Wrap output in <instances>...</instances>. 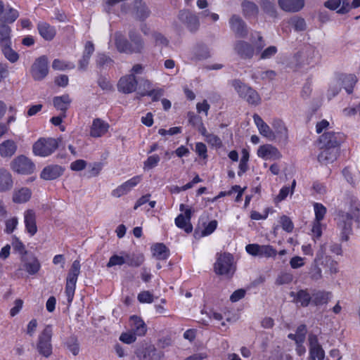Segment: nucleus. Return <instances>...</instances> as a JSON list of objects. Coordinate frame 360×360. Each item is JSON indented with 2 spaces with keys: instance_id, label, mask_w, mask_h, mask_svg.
<instances>
[{
  "instance_id": "nucleus-40",
  "label": "nucleus",
  "mask_w": 360,
  "mask_h": 360,
  "mask_svg": "<svg viewBox=\"0 0 360 360\" xmlns=\"http://www.w3.org/2000/svg\"><path fill=\"white\" fill-rule=\"evenodd\" d=\"M65 345L67 349L74 355L77 356L79 352V343L75 335H71L67 338Z\"/></svg>"
},
{
  "instance_id": "nucleus-59",
  "label": "nucleus",
  "mask_w": 360,
  "mask_h": 360,
  "mask_svg": "<svg viewBox=\"0 0 360 360\" xmlns=\"http://www.w3.org/2000/svg\"><path fill=\"white\" fill-rule=\"evenodd\" d=\"M338 79H341V86H351L355 85L356 82V78L354 75H343Z\"/></svg>"
},
{
  "instance_id": "nucleus-41",
  "label": "nucleus",
  "mask_w": 360,
  "mask_h": 360,
  "mask_svg": "<svg viewBox=\"0 0 360 360\" xmlns=\"http://www.w3.org/2000/svg\"><path fill=\"white\" fill-rule=\"evenodd\" d=\"M11 28L4 22H0V46L11 42Z\"/></svg>"
},
{
  "instance_id": "nucleus-33",
  "label": "nucleus",
  "mask_w": 360,
  "mask_h": 360,
  "mask_svg": "<svg viewBox=\"0 0 360 360\" xmlns=\"http://www.w3.org/2000/svg\"><path fill=\"white\" fill-rule=\"evenodd\" d=\"M125 264L129 266L139 267L145 260L144 256L142 254H130L124 252Z\"/></svg>"
},
{
  "instance_id": "nucleus-1",
  "label": "nucleus",
  "mask_w": 360,
  "mask_h": 360,
  "mask_svg": "<svg viewBox=\"0 0 360 360\" xmlns=\"http://www.w3.org/2000/svg\"><path fill=\"white\" fill-rule=\"evenodd\" d=\"M128 36L129 41L121 33H115V44L118 51L127 54L142 53L145 43L141 36L133 30L129 32Z\"/></svg>"
},
{
  "instance_id": "nucleus-5",
  "label": "nucleus",
  "mask_w": 360,
  "mask_h": 360,
  "mask_svg": "<svg viewBox=\"0 0 360 360\" xmlns=\"http://www.w3.org/2000/svg\"><path fill=\"white\" fill-rule=\"evenodd\" d=\"M233 256L229 253H224L218 255L214 264V271L219 275L231 276L235 271L233 264Z\"/></svg>"
},
{
  "instance_id": "nucleus-43",
  "label": "nucleus",
  "mask_w": 360,
  "mask_h": 360,
  "mask_svg": "<svg viewBox=\"0 0 360 360\" xmlns=\"http://www.w3.org/2000/svg\"><path fill=\"white\" fill-rule=\"evenodd\" d=\"M272 126L275 129L276 132L279 135V136L282 139L287 140L288 130L282 120L278 119L274 120L273 121Z\"/></svg>"
},
{
  "instance_id": "nucleus-48",
  "label": "nucleus",
  "mask_w": 360,
  "mask_h": 360,
  "mask_svg": "<svg viewBox=\"0 0 360 360\" xmlns=\"http://www.w3.org/2000/svg\"><path fill=\"white\" fill-rule=\"evenodd\" d=\"M124 264H125L124 252H122L121 255H113L111 256L107 264V266L110 268L116 265L121 266Z\"/></svg>"
},
{
  "instance_id": "nucleus-62",
  "label": "nucleus",
  "mask_w": 360,
  "mask_h": 360,
  "mask_svg": "<svg viewBox=\"0 0 360 360\" xmlns=\"http://www.w3.org/2000/svg\"><path fill=\"white\" fill-rule=\"evenodd\" d=\"M138 300L142 303H151L153 302V296L148 291H143L139 294Z\"/></svg>"
},
{
  "instance_id": "nucleus-34",
  "label": "nucleus",
  "mask_w": 360,
  "mask_h": 360,
  "mask_svg": "<svg viewBox=\"0 0 360 360\" xmlns=\"http://www.w3.org/2000/svg\"><path fill=\"white\" fill-rule=\"evenodd\" d=\"M131 321L133 333L138 336L144 335L146 332V326L143 321L136 316H133L131 317Z\"/></svg>"
},
{
  "instance_id": "nucleus-17",
  "label": "nucleus",
  "mask_w": 360,
  "mask_h": 360,
  "mask_svg": "<svg viewBox=\"0 0 360 360\" xmlns=\"http://www.w3.org/2000/svg\"><path fill=\"white\" fill-rule=\"evenodd\" d=\"M278 4L281 9L288 13H297L300 11L305 5L304 0H278Z\"/></svg>"
},
{
  "instance_id": "nucleus-57",
  "label": "nucleus",
  "mask_w": 360,
  "mask_h": 360,
  "mask_svg": "<svg viewBox=\"0 0 360 360\" xmlns=\"http://www.w3.org/2000/svg\"><path fill=\"white\" fill-rule=\"evenodd\" d=\"M97 65L99 67H110L112 65V60L105 54H99L96 60Z\"/></svg>"
},
{
  "instance_id": "nucleus-56",
  "label": "nucleus",
  "mask_w": 360,
  "mask_h": 360,
  "mask_svg": "<svg viewBox=\"0 0 360 360\" xmlns=\"http://www.w3.org/2000/svg\"><path fill=\"white\" fill-rule=\"evenodd\" d=\"M309 356L314 357L318 360H323L325 357V352L322 346H319L313 348H309Z\"/></svg>"
},
{
  "instance_id": "nucleus-29",
  "label": "nucleus",
  "mask_w": 360,
  "mask_h": 360,
  "mask_svg": "<svg viewBox=\"0 0 360 360\" xmlns=\"http://www.w3.org/2000/svg\"><path fill=\"white\" fill-rule=\"evenodd\" d=\"M242 13L246 18H256L259 13V8L252 1L245 0L241 4Z\"/></svg>"
},
{
  "instance_id": "nucleus-38",
  "label": "nucleus",
  "mask_w": 360,
  "mask_h": 360,
  "mask_svg": "<svg viewBox=\"0 0 360 360\" xmlns=\"http://www.w3.org/2000/svg\"><path fill=\"white\" fill-rule=\"evenodd\" d=\"M330 293L325 291H316L311 295V302L315 305H321L326 304L329 300Z\"/></svg>"
},
{
  "instance_id": "nucleus-13",
  "label": "nucleus",
  "mask_w": 360,
  "mask_h": 360,
  "mask_svg": "<svg viewBox=\"0 0 360 360\" xmlns=\"http://www.w3.org/2000/svg\"><path fill=\"white\" fill-rule=\"evenodd\" d=\"M138 86V80L135 75L129 74L122 77L117 83V89L125 94L134 92Z\"/></svg>"
},
{
  "instance_id": "nucleus-37",
  "label": "nucleus",
  "mask_w": 360,
  "mask_h": 360,
  "mask_svg": "<svg viewBox=\"0 0 360 360\" xmlns=\"http://www.w3.org/2000/svg\"><path fill=\"white\" fill-rule=\"evenodd\" d=\"M138 84L139 91L137 93V99H139L140 97L147 96L146 93H149L150 91L153 89L151 82L146 78H140L138 81Z\"/></svg>"
},
{
  "instance_id": "nucleus-32",
  "label": "nucleus",
  "mask_w": 360,
  "mask_h": 360,
  "mask_svg": "<svg viewBox=\"0 0 360 360\" xmlns=\"http://www.w3.org/2000/svg\"><path fill=\"white\" fill-rule=\"evenodd\" d=\"M163 356V352L158 351L154 346L150 345L144 349L141 360H162Z\"/></svg>"
},
{
  "instance_id": "nucleus-16",
  "label": "nucleus",
  "mask_w": 360,
  "mask_h": 360,
  "mask_svg": "<svg viewBox=\"0 0 360 360\" xmlns=\"http://www.w3.org/2000/svg\"><path fill=\"white\" fill-rule=\"evenodd\" d=\"M234 50L243 59L252 58L255 53V48L250 43L239 40L234 44Z\"/></svg>"
},
{
  "instance_id": "nucleus-10",
  "label": "nucleus",
  "mask_w": 360,
  "mask_h": 360,
  "mask_svg": "<svg viewBox=\"0 0 360 360\" xmlns=\"http://www.w3.org/2000/svg\"><path fill=\"white\" fill-rule=\"evenodd\" d=\"M231 31L237 38H246L249 29L245 21L238 14H233L229 20Z\"/></svg>"
},
{
  "instance_id": "nucleus-64",
  "label": "nucleus",
  "mask_w": 360,
  "mask_h": 360,
  "mask_svg": "<svg viewBox=\"0 0 360 360\" xmlns=\"http://www.w3.org/2000/svg\"><path fill=\"white\" fill-rule=\"evenodd\" d=\"M205 140L207 143H209L213 146L219 147L221 145V141L220 139L217 136L212 134H208L205 136Z\"/></svg>"
},
{
  "instance_id": "nucleus-21",
  "label": "nucleus",
  "mask_w": 360,
  "mask_h": 360,
  "mask_svg": "<svg viewBox=\"0 0 360 360\" xmlns=\"http://www.w3.org/2000/svg\"><path fill=\"white\" fill-rule=\"evenodd\" d=\"M64 169L57 165H51L44 167L41 172L40 176L44 180H53L60 176Z\"/></svg>"
},
{
  "instance_id": "nucleus-12",
  "label": "nucleus",
  "mask_w": 360,
  "mask_h": 360,
  "mask_svg": "<svg viewBox=\"0 0 360 360\" xmlns=\"http://www.w3.org/2000/svg\"><path fill=\"white\" fill-rule=\"evenodd\" d=\"M178 18L191 32H196L200 27L198 17L188 10L180 11L178 14Z\"/></svg>"
},
{
  "instance_id": "nucleus-18",
  "label": "nucleus",
  "mask_w": 360,
  "mask_h": 360,
  "mask_svg": "<svg viewBox=\"0 0 360 360\" xmlns=\"http://www.w3.org/2000/svg\"><path fill=\"white\" fill-rule=\"evenodd\" d=\"M321 152L318 156L319 161L322 164H329L334 162L338 157L339 148L322 147Z\"/></svg>"
},
{
  "instance_id": "nucleus-36",
  "label": "nucleus",
  "mask_w": 360,
  "mask_h": 360,
  "mask_svg": "<svg viewBox=\"0 0 360 360\" xmlns=\"http://www.w3.org/2000/svg\"><path fill=\"white\" fill-rule=\"evenodd\" d=\"M210 56L208 49L204 45H198L193 49V60H201L207 59Z\"/></svg>"
},
{
  "instance_id": "nucleus-52",
  "label": "nucleus",
  "mask_w": 360,
  "mask_h": 360,
  "mask_svg": "<svg viewBox=\"0 0 360 360\" xmlns=\"http://www.w3.org/2000/svg\"><path fill=\"white\" fill-rule=\"evenodd\" d=\"M293 276L290 273L283 272L277 277L275 283L278 285L288 284L292 282Z\"/></svg>"
},
{
  "instance_id": "nucleus-20",
  "label": "nucleus",
  "mask_w": 360,
  "mask_h": 360,
  "mask_svg": "<svg viewBox=\"0 0 360 360\" xmlns=\"http://www.w3.org/2000/svg\"><path fill=\"white\" fill-rule=\"evenodd\" d=\"M257 155L264 159L278 160L281 157L278 150L270 144L259 146L257 150Z\"/></svg>"
},
{
  "instance_id": "nucleus-9",
  "label": "nucleus",
  "mask_w": 360,
  "mask_h": 360,
  "mask_svg": "<svg viewBox=\"0 0 360 360\" xmlns=\"http://www.w3.org/2000/svg\"><path fill=\"white\" fill-rule=\"evenodd\" d=\"M11 168L18 174H30L34 172L35 165L30 159L21 155L11 161Z\"/></svg>"
},
{
  "instance_id": "nucleus-61",
  "label": "nucleus",
  "mask_w": 360,
  "mask_h": 360,
  "mask_svg": "<svg viewBox=\"0 0 360 360\" xmlns=\"http://www.w3.org/2000/svg\"><path fill=\"white\" fill-rule=\"evenodd\" d=\"M75 285L76 283H70L68 281L66 282L65 293L68 297V302L69 303H70L72 301L75 290Z\"/></svg>"
},
{
  "instance_id": "nucleus-28",
  "label": "nucleus",
  "mask_w": 360,
  "mask_h": 360,
  "mask_svg": "<svg viewBox=\"0 0 360 360\" xmlns=\"http://www.w3.org/2000/svg\"><path fill=\"white\" fill-rule=\"evenodd\" d=\"M72 100L69 95L65 94L61 96H56L53 98V105L57 109L60 110L63 117H66L65 112L68 109Z\"/></svg>"
},
{
  "instance_id": "nucleus-55",
  "label": "nucleus",
  "mask_w": 360,
  "mask_h": 360,
  "mask_svg": "<svg viewBox=\"0 0 360 360\" xmlns=\"http://www.w3.org/2000/svg\"><path fill=\"white\" fill-rule=\"evenodd\" d=\"M160 158L158 155H153L149 156L148 159L144 162V169H150L156 167L160 162Z\"/></svg>"
},
{
  "instance_id": "nucleus-23",
  "label": "nucleus",
  "mask_w": 360,
  "mask_h": 360,
  "mask_svg": "<svg viewBox=\"0 0 360 360\" xmlns=\"http://www.w3.org/2000/svg\"><path fill=\"white\" fill-rule=\"evenodd\" d=\"M191 218V209H187L185 210V215L183 214H180L175 219L176 225L180 228L184 229L186 233H189L193 230V226L190 222Z\"/></svg>"
},
{
  "instance_id": "nucleus-49",
  "label": "nucleus",
  "mask_w": 360,
  "mask_h": 360,
  "mask_svg": "<svg viewBox=\"0 0 360 360\" xmlns=\"http://www.w3.org/2000/svg\"><path fill=\"white\" fill-rule=\"evenodd\" d=\"M19 14L18 11L10 8L8 13H6L2 17L1 20L4 23H13L18 17Z\"/></svg>"
},
{
  "instance_id": "nucleus-27",
  "label": "nucleus",
  "mask_w": 360,
  "mask_h": 360,
  "mask_svg": "<svg viewBox=\"0 0 360 360\" xmlns=\"http://www.w3.org/2000/svg\"><path fill=\"white\" fill-rule=\"evenodd\" d=\"M24 222L27 231L30 236H34L37 231L36 214L34 210H27L24 213Z\"/></svg>"
},
{
  "instance_id": "nucleus-39",
  "label": "nucleus",
  "mask_w": 360,
  "mask_h": 360,
  "mask_svg": "<svg viewBox=\"0 0 360 360\" xmlns=\"http://www.w3.org/2000/svg\"><path fill=\"white\" fill-rule=\"evenodd\" d=\"M11 41L7 44L1 46L4 56L11 63H15L19 58L18 53L11 47Z\"/></svg>"
},
{
  "instance_id": "nucleus-3",
  "label": "nucleus",
  "mask_w": 360,
  "mask_h": 360,
  "mask_svg": "<svg viewBox=\"0 0 360 360\" xmlns=\"http://www.w3.org/2000/svg\"><path fill=\"white\" fill-rule=\"evenodd\" d=\"M232 86L238 93V96L246 101L249 104L252 105H258L260 104V96L252 87L244 84L239 79L233 80Z\"/></svg>"
},
{
  "instance_id": "nucleus-42",
  "label": "nucleus",
  "mask_w": 360,
  "mask_h": 360,
  "mask_svg": "<svg viewBox=\"0 0 360 360\" xmlns=\"http://www.w3.org/2000/svg\"><path fill=\"white\" fill-rule=\"evenodd\" d=\"M153 255L158 259H166L169 256V250L163 243H157L153 247Z\"/></svg>"
},
{
  "instance_id": "nucleus-26",
  "label": "nucleus",
  "mask_w": 360,
  "mask_h": 360,
  "mask_svg": "<svg viewBox=\"0 0 360 360\" xmlns=\"http://www.w3.org/2000/svg\"><path fill=\"white\" fill-rule=\"evenodd\" d=\"M17 143L12 139L4 141L0 143V156L3 158H10L16 152Z\"/></svg>"
},
{
  "instance_id": "nucleus-54",
  "label": "nucleus",
  "mask_w": 360,
  "mask_h": 360,
  "mask_svg": "<svg viewBox=\"0 0 360 360\" xmlns=\"http://www.w3.org/2000/svg\"><path fill=\"white\" fill-rule=\"evenodd\" d=\"M314 212L316 221L320 222L324 218L326 213V208L322 204L316 202L314 204Z\"/></svg>"
},
{
  "instance_id": "nucleus-31",
  "label": "nucleus",
  "mask_w": 360,
  "mask_h": 360,
  "mask_svg": "<svg viewBox=\"0 0 360 360\" xmlns=\"http://www.w3.org/2000/svg\"><path fill=\"white\" fill-rule=\"evenodd\" d=\"M13 186V180L9 172L0 169V191H6Z\"/></svg>"
},
{
  "instance_id": "nucleus-30",
  "label": "nucleus",
  "mask_w": 360,
  "mask_h": 360,
  "mask_svg": "<svg viewBox=\"0 0 360 360\" xmlns=\"http://www.w3.org/2000/svg\"><path fill=\"white\" fill-rule=\"evenodd\" d=\"M135 15L140 20H144L150 15V11L142 0H135L134 4Z\"/></svg>"
},
{
  "instance_id": "nucleus-8",
  "label": "nucleus",
  "mask_w": 360,
  "mask_h": 360,
  "mask_svg": "<svg viewBox=\"0 0 360 360\" xmlns=\"http://www.w3.org/2000/svg\"><path fill=\"white\" fill-rule=\"evenodd\" d=\"M30 73L35 81L44 79L49 73V60L47 56H41L36 58L31 66Z\"/></svg>"
},
{
  "instance_id": "nucleus-47",
  "label": "nucleus",
  "mask_w": 360,
  "mask_h": 360,
  "mask_svg": "<svg viewBox=\"0 0 360 360\" xmlns=\"http://www.w3.org/2000/svg\"><path fill=\"white\" fill-rule=\"evenodd\" d=\"M341 89V79H335L330 85L328 90L327 96L330 100L337 96Z\"/></svg>"
},
{
  "instance_id": "nucleus-2",
  "label": "nucleus",
  "mask_w": 360,
  "mask_h": 360,
  "mask_svg": "<svg viewBox=\"0 0 360 360\" xmlns=\"http://www.w3.org/2000/svg\"><path fill=\"white\" fill-rule=\"evenodd\" d=\"M359 212L357 207H352L348 211L339 210L337 217V225L340 231L342 241H347L352 234V221L359 224Z\"/></svg>"
},
{
  "instance_id": "nucleus-11",
  "label": "nucleus",
  "mask_w": 360,
  "mask_h": 360,
  "mask_svg": "<svg viewBox=\"0 0 360 360\" xmlns=\"http://www.w3.org/2000/svg\"><path fill=\"white\" fill-rule=\"evenodd\" d=\"M345 140V136L339 132L326 131L319 137V143L322 147L339 148Z\"/></svg>"
},
{
  "instance_id": "nucleus-4",
  "label": "nucleus",
  "mask_w": 360,
  "mask_h": 360,
  "mask_svg": "<svg viewBox=\"0 0 360 360\" xmlns=\"http://www.w3.org/2000/svg\"><path fill=\"white\" fill-rule=\"evenodd\" d=\"M52 333L51 326L47 325L39 335L37 349L41 355L46 358L49 357L52 354V345L51 343Z\"/></svg>"
},
{
  "instance_id": "nucleus-6",
  "label": "nucleus",
  "mask_w": 360,
  "mask_h": 360,
  "mask_svg": "<svg viewBox=\"0 0 360 360\" xmlns=\"http://www.w3.org/2000/svg\"><path fill=\"white\" fill-rule=\"evenodd\" d=\"M58 147V139L49 138L40 139L33 146L35 155L41 157L50 155Z\"/></svg>"
},
{
  "instance_id": "nucleus-25",
  "label": "nucleus",
  "mask_w": 360,
  "mask_h": 360,
  "mask_svg": "<svg viewBox=\"0 0 360 360\" xmlns=\"http://www.w3.org/2000/svg\"><path fill=\"white\" fill-rule=\"evenodd\" d=\"M253 119L255 124L257 125L259 133L266 137L269 140H274L275 139V134L270 129L269 126L264 122L262 117L257 114L253 115Z\"/></svg>"
},
{
  "instance_id": "nucleus-35",
  "label": "nucleus",
  "mask_w": 360,
  "mask_h": 360,
  "mask_svg": "<svg viewBox=\"0 0 360 360\" xmlns=\"http://www.w3.org/2000/svg\"><path fill=\"white\" fill-rule=\"evenodd\" d=\"M290 296L293 297L297 302L301 304L302 307H307L311 301V295L307 292V290H300L297 292H291Z\"/></svg>"
},
{
  "instance_id": "nucleus-15",
  "label": "nucleus",
  "mask_w": 360,
  "mask_h": 360,
  "mask_svg": "<svg viewBox=\"0 0 360 360\" xmlns=\"http://www.w3.org/2000/svg\"><path fill=\"white\" fill-rule=\"evenodd\" d=\"M141 178L140 176H134L131 179L127 181L122 185L112 190L111 195L115 198H120L124 195H127L141 181Z\"/></svg>"
},
{
  "instance_id": "nucleus-44",
  "label": "nucleus",
  "mask_w": 360,
  "mask_h": 360,
  "mask_svg": "<svg viewBox=\"0 0 360 360\" xmlns=\"http://www.w3.org/2000/svg\"><path fill=\"white\" fill-rule=\"evenodd\" d=\"M30 190L27 188H22L14 194L13 200L18 203L25 202L30 198Z\"/></svg>"
},
{
  "instance_id": "nucleus-7",
  "label": "nucleus",
  "mask_w": 360,
  "mask_h": 360,
  "mask_svg": "<svg viewBox=\"0 0 360 360\" xmlns=\"http://www.w3.org/2000/svg\"><path fill=\"white\" fill-rule=\"evenodd\" d=\"M326 244L321 245L317 251L314 263H318L319 265L323 266L327 269L326 272L329 274H336L338 272V263L331 257L326 254Z\"/></svg>"
},
{
  "instance_id": "nucleus-19",
  "label": "nucleus",
  "mask_w": 360,
  "mask_h": 360,
  "mask_svg": "<svg viewBox=\"0 0 360 360\" xmlns=\"http://www.w3.org/2000/svg\"><path fill=\"white\" fill-rule=\"evenodd\" d=\"M21 260L24 263L25 269L31 275L37 274L40 269V263L32 254L22 255Z\"/></svg>"
},
{
  "instance_id": "nucleus-51",
  "label": "nucleus",
  "mask_w": 360,
  "mask_h": 360,
  "mask_svg": "<svg viewBox=\"0 0 360 360\" xmlns=\"http://www.w3.org/2000/svg\"><path fill=\"white\" fill-rule=\"evenodd\" d=\"M152 37L155 41V45L158 46L165 47L167 46L169 40L161 33L154 32Z\"/></svg>"
},
{
  "instance_id": "nucleus-14",
  "label": "nucleus",
  "mask_w": 360,
  "mask_h": 360,
  "mask_svg": "<svg viewBox=\"0 0 360 360\" xmlns=\"http://www.w3.org/2000/svg\"><path fill=\"white\" fill-rule=\"evenodd\" d=\"M246 251L251 255L271 257L276 255V250L271 245H259L249 244L245 248Z\"/></svg>"
},
{
  "instance_id": "nucleus-58",
  "label": "nucleus",
  "mask_w": 360,
  "mask_h": 360,
  "mask_svg": "<svg viewBox=\"0 0 360 360\" xmlns=\"http://www.w3.org/2000/svg\"><path fill=\"white\" fill-rule=\"evenodd\" d=\"M281 224L282 228L285 231L290 233L292 232L294 228L293 223L291 219L287 216H283L281 217Z\"/></svg>"
},
{
  "instance_id": "nucleus-63",
  "label": "nucleus",
  "mask_w": 360,
  "mask_h": 360,
  "mask_svg": "<svg viewBox=\"0 0 360 360\" xmlns=\"http://www.w3.org/2000/svg\"><path fill=\"white\" fill-rule=\"evenodd\" d=\"M134 333H123L120 337V340L127 344H131L135 342L136 338Z\"/></svg>"
},
{
  "instance_id": "nucleus-46",
  "label": "nucleus",
  "mask_w": 360,
  "mask_h": 360,
  "mask_svg": "<svg viewBox=\"0 0 360 360\" xmlns=\"http://www.w3.org/2000/svg\"><path fill=\"white\" fill-rule=\"evenodd\" d=\"M289 23L293 27L295 31L302 32L306 30L307 25L304 18L294 16L290 19Z\"/></svg>"
},
{
  "instance_id": "nucleus-60",
  "label": "nucleus",
  "mask_w": 360,
  "mask_h": 360,
  "mask_svg": "<svg viewBox=\"0 0 360 360\" xmlns=\"http://www.w3.org/2000/svg\"><path fill=\"white\" fill-rule=\"evenodd\" d=\"M277 53V48L275 46H270L264 49L260 54V59H268Z\"/></svg>"
},
{
  "instance_id": "nucleus-22",
  "label": "nucleus",
  "mask_w": 360,
  "mask_h": 360,
  "mask_svg": "<svg viewBox=\"0 0 360 360\" xmlns=\"http://www.w3.org/2000/svg\"><path fill=\"white\" fill-rule=\"evenodd\" d=\"M109 127L107 122L100 118H96L93 120L90 135L94 138L101 137L107 133Z\"/></svg>"
},
{
  "instance_id": "nucleus-24",
  "label": "nucleus",
  "mask_w": 360,
  "mask_h": 360,
  "mask_svg": "<svg viewBox=\"0 0 360 360\" xmlns=\"http://www.w3.org/2000/svg\"><path fill=\"white\" fill-rule=\"evenodd\" d=\"M39 35L46 41H51L56 34V30L46 22H39L37 26Z\"/></svg>"
},
{
  "instance_id": "nucleus-53",
  "label": "nucleus",
  "mask_w": 360,
  "mask_h": 360,
  "mask_svg": "<svg viewBox=\"0 0 360 360\" xmlns=\"http://www.w3.org/2000/svg\"><path fill=\"white\" fill-rule=\"evenodd\" d=\"M12 245L14 250L18 252L21 256L29 254L23 243L16 236H13Z\"/></svg>"
},
{
  "instance_id": "nucleus-45",
  "label": "nucleus",
  "mask_w": 360,
  "mask_h": 360,
  "mask_svg": "<svg viewBox=\"0 0 360 360\" xmlns=\"http://www.w3.org/2000/svg\"><path fill=\"white\" fill-rule=\"evenodd\" d=\"M262 11L271 17H276L277 14L275 4L269 0H262L260 3Z\"/></svg>"
},
{
  "instance_id": "nucleus-50",
  "label": "nucleus",
  "mask_w": 360,
  "mask_h": 360,
  "mask_svg": "<svg viewBox=\"0 0 360 360\" xmlns=\"http://www.w3.org/2000/svg\"><path fill=\"white\" fill-rule=\"evenodd\" d=\"M18 224V219L16 217H13L10 219H8L5 221V229L4 232L7 234L12 233L15 229L17 225Z\"/></svg>"
}]
</instances>
